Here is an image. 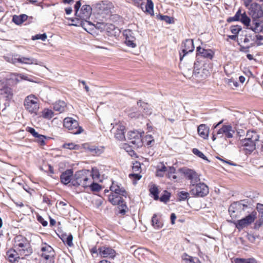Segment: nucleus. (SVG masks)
I'll list each match as a JSON object with an SVG mask.
<instances>
[{"mask_svg":"<svg viewBox=\"0 0 263 263\" xmlns=\"http://www.w3.org/2000/svg\"><path fill=\"white\" fill-rule=\"evenodd\" d=\"M110 190L111 193L108 196L109 201L113 205H118L121 206L122 209L120 210V213H124L125 212L124 208H126V205L124 203L123 197H126V191L121 185L115 182H112Z\"/></svg>","mask_w":263,"mask_h":263,"instance_id":"nucleus-1","label":"nucleus"},{"mask_svg":"<svg viewBox=\"0 0 263 263\" xmlns=\"http://www.w3.org/2000/svg\"><path fill=\"white\" fill-rule=\"evenodd\" d=\"M32 253L29 241L22 235H17V258L24 259Z\"/></svg>","mask_w":263,"mask_h":263,"instance_id":"nucleus-2","label":"nucleus"},{"mask_svg":"<svg viewBox=\"0 0 263 263\" xmlns=\"http://www.w3.org/2000/svg\"><path fill=\"white\" fill-rule=\"evenodd\" d=\"M86 171H80L76 173L72 178L71 184L73 186H82L85 188L90 183L91 176H88Z\"/></svg>","mask_w":263,"mask_h":263,"instance_id":"nucleus-3","label":"nucleus"},{"mask_svg":"<svg viewBox=\"0 0 263 263\" xmlns=\"http://www.w3.org/2000/svg\"><path fill=\"white\" fill-rule=\"evenodd\" d=\"M25 109L31 114L36 115L40 108L39 99L33 95L27 96L24 101Z\"/></svg>","mask_w":263,"mask_h":263,"instance_id":"nucleus-4","label":"nucleus"},{"mask_svg":"<svg viewBox=\"0 0 263 263\" xmlns=\"http://www.w3.org/2000/svg\"><path fill=\"white\" fill-rule=\"evenodd\" d=\"M248 208V202L241 200L231 204L229 209V212L232 218H236L239 216L242 211H244Z\"/></svg>","mask_w":263,"mask_h":263,"instance_id":"nucleus-5","label":"nucleus"},{"mask_svg":"<svg viewBox=\"0 0 263 263\" xmlns=\"http://www.w3.org/2000/svg\"><path fill=\"white\" fill-rule=\"evenodd\" d=\"M63 125L74 135L80 134L83 132V128L79 126L78 122L71 117H66L64 119Z\"/></svg>","mask_w":263,"mask_h":263,"instance_id":"nucleus-6","label":"nucleus"},{"mask_svg":"<svg viewBox=\"0 0 263 263\" xmlns=\"http://www.w3.org/2000/svg\"><path fill=\"white\" fill-rule=\"evenodd\" d=\"M257 218V212H252L245 217L238 220L234 222L236 228L238 230L243 229L251 224Z\"/></svg>","mask_w":263,"mask_h":263,"instance_id":"nucleus-7","label":"nucleus"},{"mask_svg":"<svg viewBox=\"0 0 263 263\" xmlns=\"http://www.w3.org/2000/svg\"><path fill=\"white\" fill-rule=\"evenodd\" d=\"M209 193V187L203 182H199L190 189V194L198 197H203Z\"/></svg>","mask_w":263,"mask_h":263,"instance_id":"nucleus-8","label":"nucleus"},{"mask_svg":"<svg viewBox=\"0 0 263 263\" xmlns=\"http://www.w3.org/2000/svg\"><path fill=\"white\" fill-rule=\"evenodd\" d=\"M235 133V130L233 129L231 125H223L222 127L219 129L216 134H213L212 139L215 140L217 138H222L224 136L226 138H231L233 137Z\"/></svg>","mask_w":263,"mask_h":263,"instance_id":"nucleus-9","label":"nucleus"},{"mask_svg":"<svg viewBox=\"0 0 263 263\" xmlns=\"http://www.w3.org/2000/svg\"><path fill=\"white\" fill-rule=\"evenodd\" d=\"M182 172L185 177L190 180V188L200 182V179L198 174L194 170L189 168H183Z\"/></svg>","mask_w":263,"mask_h":263,"instance_id":"nucleus-10","label":"nucleus"},{"mask_svg":"<svg viewBox=\"0 0 263 263\" xmlns=\"http://www.w3.org/2000/svg\"><path fill=\"white\" fill-rule=\"evenodd\" d=\"M127 139L129 143L135 147H139L142 145L141 135L137 131H131L127 134Z\"/></svg>","mask_w":263,"mask_h":263,"instance_id":"nucleus-11","label":"nucleus"},{"mask_svg":"<svg viewBox=\"0 0 263 263\" xmlns=\"http://www.w3.org/2000/svg\"><path fill=\"white\" fill-rule=\"evenodd\" d=\"M92 13V8L89 5H84L81 7L80 12L77 15L80 19L85 21V23H81V26L84 28L85 23H89L87 20L89 18Z\"/></svg>","mask_w":263,"mask_h":263,"instance_id":"nucleus-12","label":"nucleus"},{"mask_svg":"<svg viewBox=\"0 0 263 263\" xmlns=\"http://www.w3.org/2000/svg\"><path fill=\"white\" fill-rule=\"evenodd\" d=\"M181 52H180V60L182 61L183 58L188 53L192 52L194 50L193 40L186 39L182 43L181 45Z\"/></svg>","mask_w":263,"mask_h":263,"instance_id":"nucleus-13","label":"nucleus"},{"mask_svg":"<svg viewBox=\"0 0 263 263\" xmlns=\"http://www.w3.org/2000/svg\"><path fill=\"white\" fill-rule=\"evenodd\" d=\"M125 37V44L128 47L135 48L137 46L135 33L130 29L125 30L123 32Z\"/></svg>","mask_w":263,"mask_h":263,"instance_id":"nucleus-14","label":"nucleus"},{"mask_svg":"<svg viewBox=\"0 0 263 263\" xmlns=\"http://www.w3.org/2000/svg\"><path fill=\"white\" fill-rule=\"evenodd\" d=\"M250 14L252 19L260 18L263 16V10L260 5L254 3L250 5Z\"/></svg>","mask_w":263,"mask_h":263,"instance_id":"nucleus-15","label":"nucleus"},{"mask_svg":"<svg viewBox=\"0 0 263 263\" xmlns=\"http://www.w3.org/2000/svg\"><path fill=\"white\" fill-rule=\"evenodd\" d=\"M125 127L122 124L119 123L116 124L112 129V131L114 133L116 139L120 141H122L125 139Z\"/></svg>","mask_w":263,"mask_h":263,"instance_id":"nucleus-16","label":"nucleus"},{"mask_svg":"<svg viewBox=\"0 0 263 263\" xmlns=\"http://www.w3.org/2000/svg\"><path fill=\"white\" fill-rule=\"evenodd\" d=\"M99 254L103 257L113 258L116 255V251L112 248L103 246L99 248Z\"/></svg>","mask_w":263,"mask_h":263,"instance_id":"nucleus-17","label":"nucleus"},{"mask_svg":"<svg viewBox=\"0 0 263 263\" xmlns=\"http://www.w3.org/2000/svg\"><path fill=\"white\" fill-rule=\"evenodd\" d=\"M257 141L248 140H241L240 144L244 147L246 153H251L256 148V142Z\"/></svg>","mask_w":263,"mask_h":263,"instance_id":"nucleus-18","label":"nucleus"},{"mask_svg":"<svg viewBox=\"0 0 263 263\" xmlns=\"http://www.w3.org/2000/svg\"><path fill=\"white\" fill-rule=\"evenodd\" d=\"M137 105L141 108V111L142 112V115H143V118L146 117L147 116H149L152 113V109L150 105L140 100L137 102Z\"/></svg>","mask_w":263,"mask_h":263,"instance_id":"nucleus-19","label":"nucleus"},{"mask_svg":"<svg viewBox=\"0 0 263 263\" xmlns=\"http://www.w3.org/2000/svg\"><path fill=\"white\" fill-rule=\"evenodd\" d=\"M263 22L260 18L252 19L249 29H250L255 33L261 32L262 30Z\"/></svg>","mask_w":263,"mask_h":263,"instance_id":"nucleus-20","label":"nucleus"},{"mask_svg":"<svg viewBox=\"0 0 263 263\" xmlns=\"http://www.w3.org/2000/svg\"><path fill=\"white\" fill-rule=\"evenodd\" d=\"M73 175V171L72 170L69 169L63 172L60 176L61 181L62 183L66 185L72 181L71 178Z\"/></svg>","mask_w":263,"mask_h":263,"instance_id":"nucleus-21","label":"nucleus"},{"mask_svg":"<svg viewBox=\"0 0 263 263\" xmlns=\"http://www.w3.org/2000/svg\"><path fill=\"white\" fill-rule=\"evenodd\" d=\"M0 102L3 101L4 100L6 101L10 100L12 97L11 89L9 87H6L0 90Z\"/></svg>","mask_w":263,"mask_h":263,"instance_id":"nucleus-22","label":"nucleus"},{"mask_svg":"<svg viewBox=\"0 0 263 263\" xmlns=\"http://www.w3.org/2000/svg\"><path fill=\"white\" fill-rule=\"evenodd\" d=\"M198 54H200L205 58L212 59L214 55V52L211 49H205L199 46L197 48Z\"/></svg>","mask_w":263,"mask_h":263,"instance_id":"nucleus-23","label":"nucleus"},{"mask_svg":"<svg viewBox=\"0 0 263 263\" xmlns=\"http://www.w3.org/2000/svg\"><path fill=\"white\" fill-rule=\"evenodd\" d=\"M17 63L29 65L35 64L41 65V64L35 59L30 57H24L21 55H19L18 58H17Z\"/></svg>","mask_w":263,"mask_h":263,"instance_id":"nucleus-24","label":"nucleus"},{"mask_svg":"<svg viewBox=\"0 0 263 263\" xmlns=\"http://www.w3.org/2000/svg\"><path fill=\"white\" fill-rule=\"evenodd\" d=\"M67 108V104L64 101L59 100L53 104V109L60 114L64 112Z\"/></svg>","mask_w":263,"mask_h":263,"instance_id":"nucleus-25","label":"nucleus"},{"mask_svg":"<svg viewBox=\"0 0 263 263\" xmlns=\"http://www.w3.org/2000/svg\"><path fill=\"white\" fill-rule=\"evenodd\" d=\"M41 257L46 256V255H55L54 251L53 248L47 244H45L41 248Z\"/></svg>","mask_w":263,"mask_h":263,"instance_id":"nucleus-26","label":"nucleus"},{"mask_svg":"<svg viewBox=\"0 0 263 263\" xmlns=\"http://www.w3.org/2000/svg\"><path fill=\"white\" fill-rule=\"evenodd\" d=\"M198 133L199 136L203 139H206L208 137L209 128L205 124H201L198 127Z\"/></svg>","mask_w":263,"mask_h":263,"instance_id":"nucleus-27","label":"nucleus"},{"mask_svg":"<svg viewBox=\"0 0 263 263\" xmlns=\"http://www.w3.org/2000/svg\"><path fill=\"white\" fill-rule=\"evenodd\" d=\"M259 135L254 131H248L246 134V138L243 140H248L254 141L259 140Z\"/></svg>","mask_w":263,"mask_h":263,"instance_id":"nucleus-28","label":"nucleus"},{"mask_svg":"<svg viewBox=\"0 0 263 263\" xmlns=\"http://www.w3.org/2000/svg\"><path fill=\"white\" fill-rule=\"evenodd\" d=\"M182 259L185 263H201L198 258L190 256L186 253L182 255Z\"/></svg>","mask_w":263,"mask_h":263,"instance_id":"nucleus-29","label":"nucleus"},{"mask_svg":"<svg viewBox=\"0 0 263 263\" xmlns=\"http://www.w3.org/2000/svg\"><path fill=\"white\" fill-rule=\"evenodd\" d=\"M42 117L47 120L51 119L54 116V112L53 111L49 108H44L42 111Z\"/></svg>","mask_w":263,"mask_h":263,"instance_id":"nucleus-30","label":"nucleus"},{"mask_svg":"<svg viewBox=\"0 0 263 263\" xmlns=\"http://www.w3.org/2000/svg\"><path fill=\"white\" fill-rule=\"evenodd\" d=\"M6 256L9 261L14 263L16 260V251L15 250H8L6 253Z\"/></svg>","mask_w":263,"mask_h":263,"instance_id":"nucleus-31","label":"nucleus"},{"mask_svg":"<svg viewBox=\"0 0 263 263\" xmlns=\"http://www.w3.org/2000/svg\"><path fill=\"white\" fill-rule=\"evenodd\" d=\"M35 138V142H36L40 146H43L46 144L45 140L49 139L50 138L39 134Z\"/></svg>","mask_w":263,"mask_h":263,"instance_id":"nucleus-32","label":"nucleus"},{"mask_svg":"<svg viewBox=\"0 0 263 263\" xmlns=\"http://www.w3.org/2000/svg\"><path fill=\"white\" fill-rule=\"evenodd\" d=\"M88 151L92 155H99L103 152V149L96 146H91L88 148Z\"/></svg>","mask_w":263,"mask_h":263,"instance_id":"nucleus-33","label":"nucleus"},{"mask_svg":"<svg viewBox=\"0 0 263 263\" xmlns=\"http://www.w3.org/2000/svg\"><path fill=\"white\" fill-rule=\"evenodd\" d=\"M152 223L153 226L156 229H159L162 226V223L158 220L156 214H154L152 217Z\"/></svg>","mask_w":263,"mask_h":263,"instance_id":"nucleus-34","label":"nucleus"},{"mask_svg":"<svg viewBox=\"0 0 263 263\" xmlns=\"http://www.w3.org/2000/svg\"><path fill=\"white\" fill-rule=\"evenodd\" d=\"M235 263H257L255 259L254 258H237L234 260Z\"/></svg>","mask_w":263,"mask_h":263,"instance_id":"nucleus-35","label":"nucleus"},{"mask_svg":"<svg viewBox=\"0 0 263 263\" xmlns=\"http://www.w3.org/2000/svg\"><path fill=\"white\" fill-rule=\"evenodd\" d=\"M55 255H46V256L41 257L40 263H54Z\"/></svg>","mask_w":263,"mask_h":263,"instance_id":"nucleus-36","label":"nucleus"},{"mask_svg":"<svg viewBox=\"0 0 263 263\" xmlns=\"http://www.w3.org/2000/svg\"><path fill=\"white\" fill-rule=\"evenodd\" d=\"M106 29L110 35H115L117 31H119V29L115 27V26L112 24H108L106 26Z\"/></svg>","mask_w":263,"mask_h":263,"instance_id":"nucleus-37","label":"nucleus"},{"mask_svg":"<svg viewBox=\"0 0 263 263\" xmlns=\"http://www.w3.org/2000/svg\"><path fill=\"white\" fill-rule=\"evenodd\" d=\"M146 11L151 15H154V4L152 0H147L145 6Z\"/></svg>","mask_w":263,"mask_h":263,"instance_id":"nucleus-38","label":"nucleus"},{"mask_svg":"<svg viewBox=\"0 0 263 263\" xmlns=\"http://www.w3.org/2000/svg\"><path fill=\"white\" fill-rule=\"evenodd\" d=\"M242 23L247 26V28L249 29L250 25V18L247 15L245 12L242 13V15L239 20Z\"/></svg>","mask_w":263,"mask_h":263,"instance_id":"nucleus-39","label":"nucleus"},{"mask_svg":"<svg viewBox=\"0 0 263 263\" xmlns=\"http://www.w3.org/2000/svg\"><path fill=\"white\" fill-rule=\"evenodd\" d=\"M149 191L151 194L154 196L155 200H157L159 199L158 196V189L156 185H153L149 189Z\"/></svg>","mask_w":263,"mask_h":263,"instance_id":"nucleus-40","label":"nucleus"},{"mask_svg":"<svg viewBox=\"0 0 263 263\" xmlns=\"http://www.w3.org/2000/svg\"><path fill=\"white\" fill-rule=\"evenodd\" d=\"M90 187L93 191H99L101 190V186L97 183L92 182V177H91L90 183L88 185V187Z\"/></svg>","mask_w":263,"mask_h":263,"instance_id":"nucleus-41","label":"nucleus"},{"mask_svg":"<svg viewBox=\"0 0 263 263\" xmlns=\"http://www.w3.org/2000/svg\"><path fill=\"white\" fill-rule=\"evenodd\" d=\"M62 240L64 243L67 244L69 247H71L73 245V236L71 234H69V235L67 236L65 238L63 237Z\"/></svg>","mask_w":263,"mask_h":263,"instance_id":"nucleus-42","label":"nucleus"},{"mask_svg":"<svg viewBox=\"0 0 263 263\" xmlns=\"http://www.w3.org/2000/svg\"><path fill=\"white\" fill-rule=\"evenodd\" d=\"M79 145L74 144L73 143H65L63 145V147L69 149H79Z\"/></svg>","mask_w":263,"mask_h":263,"instance_id":"nucleus-43","label":"nucleus"},{"mask_svg":"<svg viewBox=\"0 0 263 263\" xmlns=\"http://www.w3.org/2000/svg\"><path fill=\"white\" fill-rule=\"evenodd\" d=\"M193 153H194V154L198 156L199 157H200L204 160H205L208 161H209L208 160V159H207L206 157L205 156V155L201 152H200L198 149L193 148Z\"/></svg>","mask_w":263,"mask_h":263,"instance_id":"nucleus-44","label":"nucleus"},{"mask_svg":"<svg viewBox=\"0 0 263 263\" xmlns=\"http://www.w3.org/2000/svg\"><path fill=\"white\" fill-rule=\"evenodd\" d=\"M189 196V193L186 192L181 191L178 193V197L180 200H184Z\"/></svg>","mask_w":263,"mask_h":263,"instance_id":"nucleus-45","label":"nucleus"},{"mask_svg":"<svg viewBox=\"0 0 263 263\" xmlns=\"http://www.w3.org/2000/svg\"><path fill=\"white\" fill-rule=\"evenodd\" d=\"M131 118L140 119L143 118V115H142L139 111H134L129 114Z\"/></svg>","mask_w":263,"mask_h":263,"instance_id":"nucleus-46","label":"nucleus"},{"mask_svg":"<svg viewBox=\"0 0 263 263\" xmlns=\"http://www.w3.org/2000/svg\"><path fill=\"white\" fill-rule=\"evenodd\" d=\"M47 39V35L46 33L42 34H36L35 35L32 36V40H41L42 41H45Z\"/></svg>","mask_w":263,"mask_h":263,"instance_id":"nucleus-47","label":"nucleus"},{"mask_svg":"<svg viewBox=\"0 0 263 263\" xmlns=\"http://www.w3.org/2000/svg\"><path fill=\"white\" fill-rule=\"evenodd\" d=\"M28 16L26 14H21L17 16V25L22 24L26 20H27Z\"/></svg>","mask_w":263,"mask_h":263,"instance_id":"nucleus-48","label":"nucleus"},{"mask_svg":"<svg viewBox=\"0 0 263 263\" xmlns=\"http://www.w3.org/2000/svg\"><path fill=\"white\" fill-rule=\"evenodd\" d=\"M256 209L259 214V219H261V220H263V204L258 203Z\"/></svg>","mask_w":263,"mask_h":263,"instance_id":"nucleus-49","label":"nucleus"},{"mask_svg":"<svg viewBox=\"0 0 263 263\" xmlns=\"http://www.w3.org/2000/svg\"><path fill=\"white\" fill-rule=\"evenodd\" d=\"M157 17L160 20L164 21L167 23L171 24L172 23V18L168 16L159 15Z\"/></svg>","mask_w":263,"mask_h":263,"instance_id":"nucleus-50","label":"nucleus"},{"mask_svg":"<svg viewBox=\"0 0 263 263\" xmlns=\"http://www.w3.org/2000/svg\"><path fill=\"white\" fill-rule=\"evenodd\" d=\"M241 30L240 26L238 25L233 26L231 27V32L235 35L238 34L239 32Z\"/></svg>","mask_w":263,"mask_h":263,"instance_id":"nucleus-51","label":"nucleus"},{"mask_svg":"<svg viewBox=\"0 0 263 263\" xmlns=\"http://www.w3.org/2000/svg\"><path fill=\"white\" fill-rule=\"evenodd\" d=\"M170 197V193L166 192L160 198V200L162 202H166L169 200Z\"/></svg>","mask_w":263,"mask_h":263,"instance_id":"nucleus-52","label":"nucleus"},{"mask_svg":"<svg viewBox=\"0 0 263 263\" xmlns=\"http://www.w3.org/2000/svg\"><path fill=\"white\" fill-rule=\"evenodd\" d=\"M81 6V1H78L76 2V4L74 5V9H75V15L77 16L78 15L80 10L79 9L80 8Z\"/></svg>","mask_w":263,"mask_h":263,"instance_id":"nucleus-53","label":"nucleus"},{"mask_svg":"<svg viewBox=\"0 0 263 263\" xmlns=\"http://www.w3.org/2000/svg\"><path fill=\"white\" fill-rule=\"evenodd\" d=\"M26 130L30 133L34 138H35L39 134V133L36 132L33 128L32 127H27L26 128Z\"/></svg>","mask_w":263,"mask_h":263,"instance_id":"nucleus-54","label":"nucleus"},{"mask_svg":"<svg viewBox=\"0 0 263 263\" xmlns=\"http://www.w3.org/2000/svg\"><path fill=\"white\" fill-rule=\"evenodd\" d=\"M263 225V220H261L259 218L258 220L256 221L254 225V229L255 230L259 229Z\"/></svg>","mask_w":263,"mask_h":263,"instance_id":"nucleus-55","label":"nucleus"},{"mask_svg":"<svg viewBox=\"0 0 263 263\" xmlns=\"http://www.w3.org/2000/svg\"><path fill=\"white\" fill-rule=\"evenodd\" d=\"M167 173H168V177L171 178V175L174 174L176 173V169L173 166H170L169 167L168 169H167Z\"/></svg>","mask_w":263,"mask_h":263,"instance_id":"nucleus-56","label":"nucleus"},{"mask_svg":"<svg viewBox=\"0 0 263 263\" xmlns=\"http://www.w3.org/2000/svg\"><path fill=\"white\" fill-rule=\"evenodd\" d=\"M254 40H255L254 34L253 36L246 35L245 38L243 40V42H244V43H248L250 42L251 41H254Z\"/></svg>","mask_w":263,"mask_h":263,"instance_id":"nucleus-57","label":"nucleus"},{"mask_svg":"<svg viewBox=\"0 0 263 263\" xmlns=\"http://www.w3.org/2000/svg\"><path fill=\"white\" fill-rule=\"evenodd\" d=\"M140 168V163L138 162H136L134 163L133 170L135 172H138Z\"/></svg>","mask_w":263,"mask_h":263,"instance_id":"nucleus-58","label":"nucleus"},{"mask_svg":"<svg viewBox=\"0 0 263 263\" xmlns=\"http://www.w3.org/2000/svg\"><path fill=\"white\" fill-rule=\"evenodd\" d=\"M37 219L42 224V225L44 227L47 226V224H48L47 221L44 220V219L41 216H39L37 218Z\"/></svg>","mask_w":263,"mask_h":263,"instance_id":"nucleus-59","label":"nucleus"},{"mask_svg":"<svg viewBox=\"0 0 263 263\" xmlns=\"http://www.w3.org/2000/svg\"><path fill=\"white\" fill-rule=\"evenodd\" d=\"M242 15V13H241V10H239L234 15V17H235L237 21H239Z\"/></svg>","mask_w":263,"mask_h":263,"instance_id":"nucleus-60","label":"nucleus"},{"mask_svg":"<svg viewBox=\"0 0 263 263\" xmlns=\"http://www.w3.org/2000/svg\"><path fill=\"white\" fill-rule=\"evenodd\" d=\"M217 159L220 160V161H221L222 162H223V163H228V164H229L231 165H236V164L230 162V161H227V160H224V159L221 158L220 157H216Z\"/></svg>","mask_w":263,"mask_h":263,"instance_id":"nucleus-61","label":"nucleus"},{"mask_svg":"<svg viewBox=\"0 0 263 263\" xmlns=\"http://www.w3.org/2000/svg\"><path fill=\"white\" fill-rule=\"evenodd\" d=\"M254 36H255V39L256 38L257 41H260V42L263 41V36L260 35H255L254 34ZM260 44H263V42H260Z\"/></svg>","mask_w":263,"mask_h":263,"instance_id":"nucleus-62","label":"nucleus"},{"mask_svg":"<svg viewBox=\"0 0 263 263\" xmlns=\"http://www.w3.org/2000/svg\"><path fill=\"white\" fill-rule=\"evenodd\" d=\"M158 170H159V172H162L164 173L167 171V167L164 164H162L161 167H159Z\"/></svg>","mask_w":263,"mask_h":263,"instance_id":"nucleus-63","label":"nucleus"},{"mask_svg":"<svg viewBox=\"0 0 263 263\" xmlns=\"http://www.w3.org/2000/svg\"><path fill=\"white\" fill-rule=\"evenodd\" d=\"M176 219V216L175 213H172L171 215V220L172 224L175 223V220Z\"/></svg>","mask_w":263,"mask_h":263,"instance_id":"nucleus-64","label":"nucleus"}]
</instances>
